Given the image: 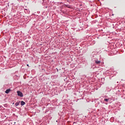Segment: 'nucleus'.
Returning <instances> with one entry per match:
<instances>
[{"label": "nucleus", "mask_w": 125, "mask_h": 125, "mask_svg": "<svg viewBox=\"0 0 125 125\" xmlns=\"http://www.w3.org/2000/svg\"><path fill=\"white\" fill-rule=\"evenodd\" d=\"M18 96L20 97H23V93L20 91H18L17 92Z\"/></svg>", "instance_id": "obj_1"}, {"label": "nucleus", "mask_w": 125, "mask_h": 125, "mask_svg": "<svg viewBox=\"0 0 125 125\" xmlns=\"http://www.w3.org/2000/svg\"><path fill=\"white\" fill-rule=\"evenodd\" d=\"M5 93H6L7 94H8L9 92H10V89H7L5 91Z\"/></svg>", "instance_id": "obj_2"}, {"label": "nucleus", "mask_w": 125, "mask_h": 125, "mask_svg": "<svg viewBox=\"0 0 125 125\" xmlns=\"http://www.w3.org/2000/svg\"><path fill=\"white\" fill-rule=\"evenodd\" d=\"M25 103L24 101H21V106H23V105H25Z\"/></svg>", "instance_id": "obj_3"}, {"label": "nucleus", "mask_w": 125, "mask_h": 125, "mask_svg": "<svg viewBox=\"0 0 125 125\" xmlns=\"http://www.w3.org/2000/svg\"><path fill=\"white\" fill-rule=\"evenodd\" d=\"M95 63H96V64H99V63H101V62L100 61H96Z\"/></svg>", "instance_id": "obj_4"}, {"label": "nucleus", "mask_w": 125, "mask_h": 125, "mask_svg": "<svg viewBox=\"0 0 125 125\" xmlns=\"http://www.w3.org/2000/svg\"><path fill=\"white\" fill-rule=\"evenodd\" d=\"M19 103H20V102H17L16 104H15V106L16 107H17V106H19Z\"/></svg>", "instance_id": "obj_5"}, {"label": "nucleus", "mask_w": 125, "mask_h": 125, "mask_svg": "<svg viewBox=\"0 0 125 125\" xmlns=\"http://www.w3.org/2000/svg\"><path fill=\"white\" fill-rule=\"evenodd\" d=\"M104 101H105L106 102H108V101H109V99H104Z\"/></svg>", "instance_id": "obj_6"}, {"label": "nucleus", "mask_w": 125, "mask_h": 125, "mask_svg": "<svg viewBox=\"0 0 125 125\" xmlns=\"http://www.w3.org/2000/svg\"><path fill=\"white\" fill-rule=\"evenodd\" d=\"M27 66L28 67H29V64H27Z\"/></svg>", "instance_id": "obj_7"}]
</instances>
